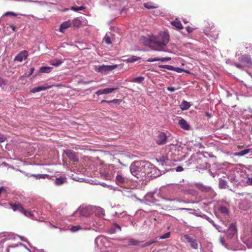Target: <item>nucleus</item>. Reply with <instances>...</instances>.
I'll use <instances>...</instances> for the list:
<instances>
[{
	"label": "nucleus",
	"mask_w": 252,
	"mask_h": 252,
	"mask_svg": "<svg viewBox=\"0 0 252 252\" xmlns=\"http://www.w3.org/2000/svg\"><path fill=\"white\" fill-rule=\"evenodd\" d=\"M161 39L155 36L151 37L145 43L149 45L152 49L158 51H165L164 48L168 43L169 35L168 33L164 32L161 35Z\"/></svg>",
	"instance_id": "f257e3e1"
},
{
	"label": "nucleus",
	"mask_w": 252,
	"mask_h": 252,
	"mask_svg": "<svg viewBox=\"0 0 252 252\" xmlns=\"http://www.w3.org/2000/svg\"><path fill=\"white\" fill-rule=\"evenodd\" d=\"M145 164L144 162L141 161H135L130 166V170L131 173L133 176L139 178V176H142L145 173Z\"/></svg>",
	"instance_id": "f03ea898"
},
{
	"label": "nucleus",
	"mask_w": 252,
	"mask_h": 252,
	"mask_svg": "<svg viewBox=\"0 0 252 252\" xmlns=\"http://www.w3.org/2000/svg\"><path fill=\"white\" fill-rule=\"evenodd\" d=\"M118 66L117 64L116 65H95L94 66V70L101 74H107L108 72L113 70L116 68Z\"/></svg>",
	"instance_id": "7ed1b4c3"
},
{
	"label": "nucleus",
	"mask_w": 252,
	"mask_h": 252,
	"mask_svg": "<svg viewBox=\"0 0 252 252\" xmlns=\"http://www.w3.org/2000/svg\"><path fill=\"white\" fill-rule=\"evenodd\" d=\"M93 206H80L77 210L81 216L84 217H88L92 214Z\"/></svg>",
	"instance_id": "20e7f679"
},
{
	"label": "nucleus",
	"mask_w": 252,
	"mask_h": 252,
	"mask_svg": "<svg viewBox=\"0 0 252 252\" xmlns=\"http://www.w3.org/2000/svg\"><path fill=\"white\" fill-rule=\"evenodd\" d=\"M184 237L190 244L192 249L196 250L198 248V244L195 238L192 237L188 234L184 235Z\"/></svg>",
	"instance_id": "39448f33"
},
{
	"label": "nucleus",
	"mask_w": 252,
	"mask_h": 252,
	"mask_svg": "<svg viewBox=\"0 0 252 252\" xmlns=\"http://www.w3.org/2000/svg\"><path fill=\"white\" fill-rule=\"evenodd\" d=\"M63 154H65L69 159L74 162H77L79 160V158L77 154L70 150H66L63 151Z\"/></svg>",
	"instance_id": "423d86ee"
},
{
	"label": "nucleus",
	"mask_w": 252,
	"mask_h": 252,
	"mask_svg": "<svg viewBox=\"0 0 252 252\" xmlns=\"http://www.w3.org/2000/svg\"><path fill=\"white\" fill-rule=\"evenodd\" d=\"M237 229L236 223H232L230 224L227 231V237L228 238H232L237 233Z\"/></svg>",
	"instance_id": "0eeeda50"
},
{
	"label": "nucleus",
	"mask_w": 252,
	"mask_h": 252,
	"mask_svg": "<svg viewBox=\"0 0 252 252\" xmlns=\"http://www.w3.org/2000/svg\"><path fill=\"white\" fill-rule=\"evenodd\" d=\"M167 139L166 134L164 132H160L157 137L156 142L159 145L166 144Z\"/></svg>",
	"instance_id": "6e6552de"
},
{
	"label": "nucleus",
	"mask_w": 252,
	"mask_h": 252,
	"mask_svg": "<svg viewBox=\"0 0 252 252\" xmlns=\"http://www.w3.org/2000/svg\"><path fill=\"white\" fill-rule=\"evenodd\" d=\"M28 56V52L26 50H23L17 55L14 60L17 61L19 62H21L23 60L26 59Z\"/></svg>",
	"instance_id": "1a4fd4ad"
},
{
	"label": "nucleus",
	"mask_w": 252,
	"mask_h": 252,
	"mask_svg": "<svg viewBox=\"0 0 252 252\" xmlns=\"http://www.w3.org/2000/svg\"><path fill=\"white\" fill-rule=\"evenodd\" d=\"M13 211H16L19 210L21 212L23 213L25 216L31 217L32 214L31 212L26 211L23 207L22 206H11Z\"/></svg>",
	"instance_id": "9d476101"
},
{
	"label": "nucleus",
	"mask_w": 252,
	"mask_h": 252,
	"mask_svg": "<svg viewBox=\"0 0 252 252\" xmlns=\"http://www.w3.org/2000/svg\"><path fill=\"white\" fill-rule=\"evenodd\" d=\"M118 88H105L104 89L99 90L95 92V94L97 95H99L103 94H108L110 93H111L114 91L117 90Z\"/></svg>",
	"instance_id": "9b49d317"
},
{
	"label": "nucleus",
	"mask_w": 252,
	"mask_h": 252,
	"mask_svg": "<svg viewBox=\"0 0 252 252\" xmlns=\"http://www.w3.org/2000/svg\"><path fill=\"white\" fill-rule=\"evenodd\" d=\"M55 86V85H51V86H38V87H35L34 88H33L32 90H31V92L32 93H37V92H40L41 91H44V90H46L48 89H50L53 86Z\"/></svg>",
	"instance_id": "f8f14e48"
},
{
	"label": "nucleus",
	"mask_w": 252,
	"mask_h": 252,
	"mask_svg": "<svg viewBox=\"0 0 252 252\" xmlns=\"http://www.w3.org/2000/svg\"><path fill=\"white\" fill-rule=\"evenodd\" d=\"M179 126H180V127L183 128V129H185V130H189V128H190V126L189 125V124L187 123V122L183 119H182L181 120H180L179 121V123H178Z\"/></svg>",
	"instance_id": "ddd939ff"
},
{
	"label": "nucleus",
	"mask_w": 252,
	"mask_h": 252,
	"mask_svg": "<svg viewBox=\"0 0 252 252\" xmlns=\"http://www.w3.org/2000/svg\"><path fill=\"white\" fill-rule=\"evenodd\" d=\"M171 60L170 57H166V58H149L147 60V62H153L156 61H161L162 62L169 61Z\"/></svg>",
	"instance_id": "4468645a"
},
{
	"label": "nucleus",
	"mask_w": 252,
	"mask_h": 252,
	"mask_svg": "<svg viewBox=\"0 0 252 252\" xmlns=\"http://www.w3.org/2000/svg\"><path fill=\"white\" fill-rule=\"evenodd\" d=\"M71 25V22L68 21L66 22H63L60 27V32H63L64 30L69 27H70Z\"/></svg>",
	"instance_id": "2eb2a0df"
},
{
	"label": "nucleus",
	"mask_w": 252,
	"mask_h": 252,
	"mask_svg": "<svg viewBox=\"0 0 252 252\" xmlns=\"http://www.w3.org/2000/svg\"><path fill=\"white\" fill-rule=\"evenodd\" d=\"M116 182L117 184H124L126 182L124 177L121 174H118L116 177Z\"/></svg>",
	"instance_id": "dca6fc26"
},
{
	"label": "nucleus",
	"mask_w": 252,
	"mask_h": 252,
	"mask_svg": "<svg viewBox=\"0 0 252 252\" xmlns=\"http://www.w3.org/2000/svg\"><path fill=\"white\" fill-rule=\"evenodd\" d=\"M171 25L178 30H181L183 29V27L181 22L177 19H176L175 21L172 22Z\"/></svg>",
	"instance_id": "f3484780"
},
{
	"label": "nucleus",
	"mask_w": 252,
	"mask_h": 252,
	"mask_svg": "<svg viewBox=\"0 0 252 252\" xmlns=\"http://www.w3.org/2000/svg\"><path fill=\"white\" fill-rule=\"evenodd\" d=\"M52 69L53 68L51 67L42 66L40 68L39 72L41 73H48L52 71Z\"/></svg>",
	"instance_id": "a211bd4d"
},
{
	"label": "nucleus",
	"mask_w": 252,
	"mask_h": 252,
	"mask_svg": "<svg viewBox=\"0 0 252 252\" xmlns=\"http://www.w3.org/2000/svg\"><path fill=\"white\" fill-rule=\"evenodd\" d=\"M7 194V188L4 187H0V199H1L2 197H5Z\"/></svg>",
	"instance_id": "6ab92c4d"
},
{
	"label": "nucleus",
	"mask_w": 252,
	"mask_h": 252,
	"mask_svg": "<svg viewBox=\"0 0 252 252\" xmlns=\"http://www.w3.org/2000/svg\"><path fill=\"white\" fill-rule=\"evenodd\" d=\"M190 104L189 102L184 100L180 105V108L182 110H187L190 107Z\"/></svg>",
	"instance_id": "aec40b11"
},
{
	"label": "nucleus",
	"mask_w": 252,
	"mask_h": 252,
	"mask_svg": "<svg viewBox=\"0 0 252 252\" xmlns=\"http://www.w3.org/2000/svg\"><path fill=\"white\" fill-rule=\"evenodd\" d=\"M63 63V61L60 59H54L50 61V64L55 66H58Z\"/></svg>",
	"instance_id": "412c9836"
},
{
	"label": "nucleus",
	"mask_w": 252,
	"mask_h": 252,
	"mask_svg": "<svg viewBox=\"0 0 252 252\" xmlns=\"http://www.w3.org/2000/svg\"><path fill=\"white\" fill-rule=\"evenodd\" d=\"M218 209L222 214L224 215L228 214L229 213V210L225 206H219V207Z\"/></svg>",
	"instance_id": "4be33fe9"
},
{
	"label": "nucleus",
	"mask_w": 252,
	"mask_h": 252,
	"mask_svg": "<svg viewBox=\"0 0 252 252\" xmlns=\"http://www.w3.org/2000/svg\"><path fill=\"white\" fill-rule=\"evenodd\" d=\"M141 242H140L138 240L134 239H129L128 241V246H137V245H139V244Z\"/></svg>",
	"instance_id": "5701e85b"
},
{
	"label": "nucleus",
	"mask_w": 252,
	"mask_h": 252,
	"mask_svg": "<svg viewBox=\"0 0 252 252\" xmlns=\"http://www.w3.org/2000/svg\"><path fill=\"white\" fill-rule=\"evenodd\" d=\"M250 151H251L250 149H245L243 151H241L238 153H235L234 154V155L236 156H239V157L243 156L248 154Z\"/></svg>",
	"instance_id": "b1692460"
},
{
	"label": "nucleus",
	"mask_w": 252,
	"mask_h": 252,
	"mask_svg": "<svg viewBox=\"0 0 252 252\" xmlns=\"http://www.w3.org/2000/svg\"><path fill=\"white\" fill-rule=\"evenodd\" d=\"M121 99H114L113 100H110V101L106 100H102L101 101V103L106 102V103H109V104L111 103H113L119 104L121 103Z\"/></svg>",
	"instance_id": "393cba45"
},
{
	"label": "nucleus",
	"mask_w": 252,
	"mask_h": 252,
	"mask_svg": "<svg viewBox=\"0 0 252 252\" xmlns=\"http://www.w3.org/2000/svg\"><path fill=\"white\" fill-rule=\"evenodd\" d=\"M31 176L34 177L36 179H39L40 178L45 179L48 177L49 175L47 174H32Z\"/></svg>",
	"instance_id": "a878e982"
},
{
	"label": "nucleus",
	"mask_w": 252,
	"mask_h": 252,
	"mask_svg": "<svg viewBox=\"0 0 252 252\" xmlns=\"http://www.w3.org/2000/svg\"><path fill=\"white\" fill-rule=\"evenodd\" d=\"M144 6L147 9H153L156 8L158 6H156L153 4L151 2H147L144 4Z\"/></svg>",
	"instance_id": "bb28decb"
},
{
	"label": "nucleus",
	"mask_w": 252,
	"mask_h": 252,
	"mask_svg": "<svg viewBox=\"0 0 252 252\" xmlns=\"http://www.w3.org/2000/svg\"><path fill=\"white\" fill-rule=\"evenodd\" d=\"M145 79V78L143 76H139L134 78L132 79V82L137 83H141Z\"/></svg>",
	"instance_id": "cd10ccee"
},
{
	"label": "nucleus",
	"mask_w": 252,
	"mask_h": 252,
	"mask_svg": "<svg viewBox=\"0 0 252 252\" xmlns=\"http://www.w3.org/2000/svg\"><path fill=\"white\" fill-rule=\"evenodd\" d=\"M64 182V179L62 177L57 178L55 182L56 185L60 186L63 184Z\"/></svg>",
	"instance_id": "c85d7f7f"
},
{
	"label": "nucleus",
	"mask_w": 252,
	"mask_h": 252,
	"mask_svg": "<svg viewBox=\"0 0 252 252\" xmlns=\"http://www.w3.org/2000/svg\"><path fill=\"white\" fill-rule=\"evenodd\" d=\"M140 58L137 57L135 56H131L127 59V61L128 63H133L139 60Z\"/></svg>",
	"instance_id": "c756f323"
},
{
	"label": "nucleus",
	"mask_w": 252,
	"mask_h": 252,
	"mask_svg": "<svg viewBox=\"0 0 252 252\" xmlns=\"http://www.w3.org/2000/svg\"><path fill=\"white\" fill-rule=\"evenodd\" d=\"M157 239H158V238H156V239L154 240H152V241H150L146 242L144 244L142 245V248L146 247L147 246H149L155 243L156 242H157L158 241Z\"/></svg>",
	"instance_id": "7c9ffc66"
},
{
	"label": "nucleus",
	"mask_w": 252,
	"mask_h": 252,
	"mask_svg": "<svg viewBox=\"0 0 252 252\" xmlns=\"http://www.w3.org/2000/svg\"><path fill=\"white\" fill-rule=\"evenodd\" d=\"M159 67L165 68L169 70H173V69H174V66L169 65H160L159 66Z\"/></svg>",
	"instance_id": "2f4dec72"
},
{
	"label": "nucleus",
	"mask_w": 252,
	"mask_h": 252,
	"mask_svg": "<svg viewBox=\"0 0 252 252\" xmlns=\"http://www.w3.org/2000/svg\"><path fill=\"white\" fill-rule=\"evenodd\" d=\"M85 8V7L83 6H81L79 7H76V6H72L71 7V9L75 11H79L80 10H82Z\"/></svg>",
	"instance_id": "473e14b6"
},
{
	"label": "nucleus",
	"mask_w": 252,
	"mask_h": 252,
	"mask_svg": "<svg viewBox=\"0 0 252 252\" xmlns=\"http://www.w3.org/2000/svg\"><path fill=\"white\" fill-rule=\"evenodd\" d=\"M73 26L76 27H78L81 24V22L78 19H75L73 21Z\"/></svg>",
	"instance_id": "72a5a7b5"
},
{
	"label": "nucleus",
	"mask_w": 252,
	"mask_h": 252,
	"mask_svg": "<svg viewBox=\"0 0 252 252\" xmlns=\"http://www.w3.org/2000/svg\"><path fill=\"white\" fill-rule=\"evenodd\" d=\"M170 236V232H167L165 233L164 235L160 236L159 238V239H164L169 238Z\"/></svg>",
	"instance_id": "f704fd0d"
},
{
	"label": "nucleus",
	"mask_w": 252,
	"mask_h": 252,
	"mask_svg": "<svg viewBox=\"0 0 252 252\" xmlns=\"http://www.w3.org/2000/svg\"><path fill=\"white\" fill-rule=\"evenodd\" d=\"M243 59L245 61V62L248 63V64H252V61H251V59L248 57H246V56H243L242 57Z\"/></svg>",
	"instance_id": "c9c22d12"
},
{
	"label": "nucleus",
	"mask_w": 252,
	"mask_h": 252,
	"mask_svg": "<svg viewBox=\"0 0 252 252\" xmlns=\"http://www.w3.org/2000/svg\"><path fill=\"white\" fill-rule=\"evenodd\" d=\"M104 40L107 44H111V39L109 36L106 35L104 38Z\"/></svg>",
	"instance_id": "e433bc0d"
},
{
	"label": "nucleus",
	"mask_w": 252,
	"mask_h": 252,
	"mask_svg": "<svg viewBox=\"0 0 252 252\" xmlns=\"http://www.w3.org/2000/svg\"><path fill=\"white\" fill-rule=\"evenodd\" d=\"M81 229V227L80 225H76V226H73L71 227V230L72 231H76L78 230H80Z\"/></svg>",
	"instance_id": "4c0bfd02"
},
{
	"label": "nucleus",
	"mask_w": 252,
	"mask_h": 252,
	"mask_svg": "<svg viewBox=\"0 0 252 252\" xmlns=\"http://www.w3.org/2000/svg\"><path fill=\"white\" fill-rule=\"evenodd\" d=\"M5 16H16L17 14L13 12L8 11L5 13Z\"/></svg>",
	"instance_id": "58836bf2"
},
{
	"label": "nucleus",
	"mask_w": 252,
	"mask_h": 252,
	"mask_svg": "<svg viewBox=\"0 0 252 252\" xmlns=\"http://www.w3.org/2000/svg\"><path fill=\"white\" fill-rule=\"evenodd\" d=\"M173 71H175L177 72L181 73V72L184 71V70L183 69L181 68L180 67H174V69H173Z\"/></svg>",
	"instance_id": "ea45409f"
},
{
	"label": "nucleus",
	"mask_w": 252,
	"mask_h": 252,
	"mask_svg": "<svg viewBox=\"0 0 252 252\" xmlns=\"http://www.w3.org/2000/svg\"><path fill=\"white\" fill-rule=\"evenodd\" d=\"M34 71V67H32L31 69V72H30V73H29L28 75L25 74L24 76L25 77H30L33 73Z\"/></svg>",
	"instance_id": "a19ab883"
},
{
	"label": "nucleus",
	"mask_w": 252,
	"mask_h": 252,
	"mask_svg": "<svg viewBox=\"0 0 252 252\" xmlns=\"http://www.w3.org/2000/svg\"><path fill=\"white\" fill-rule=\"evenodd\" d=\"M6 139V138L4 136L0 133V143H2L4 142Z\"/></svg>",
	"instance_id": "79ce46f5"
},
{
	"label": "nucleus",
	"mask_w": 252,
	"mask_h": 252,
	"mask_svg": "<svg viewBox=\"0 0 252 252\" xmlns=\"http://www.w3.org/2000/svg\"><path fill=\"white\" fill-rule=\"evenodd\" d=\"M184 170V168L183 167L181 166H179L176 168V171L177 172H181Z\"/></svg>",
	"instance_id": "37998d69"
},
{
	"label": "nucleus",
	"mask_w": 252,
	"mask_h": 252,
	"mask_svg": "<svg viewBox=\"0 0 252 252\" xmlns=\"http://www.w3.org/2000/svg\"><path fill=\"white\" fill-rule=\"evenodd\" d=\"M167 90H168L170 92H173L175 90H176V89L173 87H168L167 88Z\"/></svg>",
	"instance_id": "c03bdc74"
},
{
	"label": "nucleus",
	"mask_w": 252,
	"mask_h": 252,
	"mask_svg": "<svg viewBox=\"0 0 252 252\" xmlns=\"http://www.w3.org/2000/svg\"><path fill=\"white\" fill-rule=\"evenodd\" d=\"M114 228L115 229H119L120 230H121V227L117 223H115L114 224Z\"/></svg>",
	"instance_id": "a18cd8bd"
},
{
	"label": "nucleus",
	"mask_w": 252,
	"mask_h": 252,
	"mask_svg": "<svg viewBox=\"0 0 252 252\" xmlns=\"http://www.w3.org/2000/svg\"><path fill=\"white\" fill-rule=\"evenodd\" d=\"M186 30L187 31L189 32H192L193 31V29L191 28V27H188L186 28Z\"/></svg>",
	"instance_id": "49530a36"
},
{
	"label": "nucleus",
	"mask_w": 252,
	"mask_h": 252,
	"mask_svg": "<svg viewBox=\"0 0 252 252\" xmlns=\"http://www.w3.org/2000/svg\"><path fill=\"white\" fill-rule=\"evenodd\" d=\"M234 65L236 67H237L238 68H242V66L241 64H239L238 63H235Z\"/></svg>",
	"instance_id": "de8ad7c7"
},
{
	"label": "nucleus",
	"mask_w": 252,
	"mask_h": 252,
	"mask_svg": "<svg viewBox=\"0 0 252 252\" xmlns=\"http://www.w3.org/2000/svg\"><path fill=\"white\" fill-rule=\"evenodd\" d=\"M10 27L12 29L13 32L15 31L16 27L14 25H10Z\"/></svg>",
	"instance_id": "09e8293b"
},
{
	"label": "nucleus",
	"mask_w": 252,
	"mask_h": 252,
	"mask_svg": "<svg viewBox=\"0 0 252 252\" xmlns=\"http://www.w3.org/2000/svg\"><path fill=\"white\" fill-rule=\"evenodd\" d=\"M149 198H150L151 199H152V197L150 195H146L145 197V199L146 201H147L148 200H149Z\"/></svg>",
	"instance_id": "8fccbe9b"
},
{
	"label": "nucleus",
	"mask_w": 252,
	"mask_h": 252,
	"mask_svg": "<svg viewBox=\"0 0 252 252\" xmlns=\"http://www.w3.org/2000/svg\"><path fill=\"white\" fill-rule=\"evenodd\" d=\"M249 182L250 183V184L252 185V178H249L248 179Z\"/></svg>",
	"instance_id": "3c124183"
},
{
	"label": "nucleus",
	"mask_w": 252,
	"mask_h": 252,
	"mask_svg": "<svg viewBox=\"0 0 252 252\" xmlns=\"http://www.w3.org/2000/svg\"><path fill=\"white\" fill-rule=\"evenodd\" d=\"M140 202L141 203H145V204H148V203H149L148 202H144V201H143V200H140Z\"/></svg>",
	"instance_id": "603ef678"
},
{
	"label": "nucleus",
	"mask_w": 252,
	"mask_h": 252,
	"mask_svg": "<svg viewBox=\"0 0 252 252\" xmlns=\"http://www.w3.org/2000/svg\"><path fill=\"white\" fill-rule=\"evenodd\" d=\"M220 240L221 243L222 244H223V243H224L223 239L222 238H221H221H220Z\"/></svg>",
	"instance_id": "864d4df0"
},
{
	"label": "nucleus",
	"mask_w": 252,
	"mask_h": 252,
	"mask_svg": "<svg viewBox=\"0 0 252 252\" xmlns=\"http://www.w3.org/2000/svg\"><path fill=\"white\" fill-rule=\"evenodd\" d=\"M118 162L120 164H121V165H124V164H123L121 162V161H120V159H118Z\"/></svg>",
	"instance_id": "5fc2aeb1"
},
{
	"label": "nucleus",
	"mask_w": 252,
	"mask_h": 252,
	"mask_svg": "<svg viewBox=\"0 0 252 252\" xmlns=\"http://www.w3.org/2000/svg\"><path fill=\"white\" fill-rule=\"evenodd\" d=\"M238 148L239 149H242V148H243V146H239H239H238Z\"/></svg>",
	"instance_id": "6e6d98bb"
},
{
	"label": "nucleus",
	"mask_w": 252,
	"mask_h": 252,
	"mask_svg": "<svg viewBox=\"0 0 252 252\" xmlns=\"http://www.w3.org/2000/svg\"><path fill=\"white\" fill-rule=\"evenodd\" d=\"M10 246H9V247L7 248V249H6V251H7V252H9V248H10Z\"/></svg>",
	"instance_id": "4d7b16f0"
},
{
	"label": "nucleus",
	"mask_w": 252,
	"mask_h": 252,
	"mask_svg": "<svg viewBox=\"0 0 252 252\" xmlns=\"http://www.w3.org/2000/svg\"><path fill=\"white\" fill-rule=\"evenodd\" d=\"M62 86V85H61V84H58V85H56V86H57V87H61V86Z\"/></svg>",
	"instance_id": "13d9d810"
},
{
	"label": "nucleus",
	"mask_w": 252,
	"mask_h": 252,
	"mask_svg": "<svg viewBox=\"0 0 252 252\" xmlns=\"http://www.w3.org/2000/svg\"><path fill=\"white\" fill-rule=\"evenodd\" d=\"M204 205H207V204H206L205 203H203Z\"/></svg>",
	"instance_id": "bf43d9fd"
},
{
	"label": "nucleus",
	"mask_w": 252,
	"mask_h": 252,
	"mask_svg": "<svg viewBox=\"0 0 252 252\" xmlns=\"http://www.w3.org/2000/svg\"><path fill=\"white\" fill-rule=\"evenodd\" d=\"M9 205H12V204L10 203H9Z\"/></svg>",
	"instance_id": "052dcab7"
}]
</instances>
